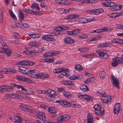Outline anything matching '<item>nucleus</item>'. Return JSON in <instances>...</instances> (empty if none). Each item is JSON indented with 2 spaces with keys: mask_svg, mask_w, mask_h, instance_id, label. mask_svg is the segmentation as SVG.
Segmentation results:
<instances>
[{
  "mask_svg": "<svg viewBox=\"0 0 123 123\" xmlns=\"http://www.w3.org/2000/svg\"><path fill=\"white\" fill-rule=\"evenodd\" d=\"M10 86L7 87L4 85L0 86V92H3L5 91H10L13 89V88L15 87V83H12L10 84Z\"/></svg>",
  "mask_w": 123,
  "mask_h": 123,
  "instance_id": "1",
  "label": "nucleus"
},
{
  "mask_svg": "<svg viewBox=\"0 0 123 123\" xmlns=\"http://www.w3.org/2000/svg\"><path fill=\"white\" fill-rule=\"evenodd\" d=\"M19 106L21 109L24 111H26L31 113H33L35 111L34 109L31 107H29L24 104H19Z\"/></svg>",
  "mask_w": 123,
  "mask_h": 123,
  "instance_id": "2",
  "label": "nucleus"
},
{
  "mask_svg": "<svg viewBox=\"0 0 123 123\" xmlns=\"http://www.w3.org/2000/svg\"><path fill=\"white\" fill-rule=\"evenodd\" d=\"M35 64V62H31L26 60H23L18 62L17 64L19 65L32 66Z\"/></svg>",
  "mask_w": 123,
  "mask_h": 123,
  "instance_id": "3",
  "label": "nucleus"
},
{
  "mask_svg": "<svg viewBox=\"0 0 123 123\" xmlns=\"http://www.w3.org/2000/svg\"><path fill=\"white\" fill-rule=\"evenodd\" d=\"M96 52L98 54L100 58L103 59L106 58L108 56V54L103 50H98Z\"/></svg>",
  "mask_w": 123,
  "mask_h": 123,
  "instance_id": "4",
  "label": "nucleus"
},
{
  "mask_svg": "<svg viewBox=\"0 0 123 123\" xmlns=\"http://www.w3.org/2000/svg\"><path fill=\"white\" fill-rule=\"evenodd\" d=\"M1 72V74H11L16 73V71L13 68H8L3 69Z\"/></svg>",
  "mask_w": 123,
  "mask_h": 123,
  "instance_id": "5",
  "label": "nucleus"
},
{
  "mask_svg": "<svg viewBox=\"0 0 123 123\" xmlns=\"http://www.w3.org/2000/svg\"><path fill=\"white\" fill-rule=\"evenodd\" d=\"M111 82L113 84V86L116 87L118 89L119 88L118 86L119 85V82L118 79L115 78L113 75H112L111 76Z\"/></svg>",
  "mask_w": 123,
  "mask_h": 123,
  "instance_id": "6",
  "label": "nucleus"
},
{
  "mask_svg": "<svg viewBox=\"0 0 123 123\" xmlns=\"http://www.w3.org/2000/svg\"><path fill=\"white\" fill-rule=\"evenodd\" d=\"M59 53V52L58 51H55L54 52L51 51L45 53L43 56L44 57H49L51 56H54L57 55Z\"/></svg>",
  "mask_w": 123,
  "mask_h": 123,
  "instance_id": "7",
  "label": "nucleus"
},
{
  "mask_svg": "<svg viewBox=\"0 0 123 123\" xmlns=\"http://www.w3.org/2000/svg\"><path fill=\"white\" fill-rule=\"evenodd\" d=\"M42 38L43 39L48 41H53L54 39V36L51 35H45L42 37Z\"/></svg>",
  "mask_w": 123,
  "mask_h": 123,
  "instance_id": "8",
  "label": "nucleus"
},
{
  "mask_svg": "<svg viewBox=\"0 0 123 123\" xmlns=\"http://www.w3.org/2000/svg\"><path fill=\"white\" fill-rule=\"evenodd\" d=\"M37 116L38 118L42 120H43L46 119L45 114L43 112H38L37 113Z\"/></svg>",
  "mask_w": 123,
  "mask_h": 123,
  "instance_id": "9",
  "label": "nucleus"
},
{
  "mask_svg": "<svg viewBox=\"0 0 123 123\" xmlns=\"http://www.w3.org/2000/svg\"><path fill=\"white\" fill-rule=\"evenodd\" d=\"M112 61L111 62L112 66L116 67L118 64V63H121V60H120L119 58H113L112 59Z\"/></svg>",
  "mask_w": 123,
  "mask_h": 123,
  "instance_id": "10",
  "label": "nucleus"
},
{
  "mask_svg": "<svg viewBox=\"0 0 123 123\" xmlns=\"http://www.w3.org/2000/svg\"><path fill=\"white\" fill-rule=\"evenodd\" d=\"M120 105V103H117L114 106L113 112L116 114H118L119 111Z\"/></svg>",
  "mask_w": 123,
  "mask_h": 123,
  "instance_id": "11",
  "label": "nucleus"
},
{
  "mask_svg": "<svg viewBox=\"0 0 123 123\" xmlns=\"http://www.w3.org/2000/svg\"><path fill=\"white\" fill-rule=\"evenodd\" d=\"M28 68H24L23 67H18V69L19 71L23 74L27 75Z\"/></svg>",
  "mask_w": 123,
  "mask_h": 123,
  "instance_id": "12",
  "label": "nucleus"
},
{
  "mask_svg": "<svg viewBox=\"0 0 123 123\" xmlns=\"http://www.w3.org/2000/svg\"><path fill=\"white\" fill-rule=\"evenodd\" d=\"M3 49V52L4 54H6L8 56L10 55L11 53L12 52V50H11L9 47L8 48H2Z\"/></svg>",
  "mask_w": 123,
  "mask_h": 123,
  "instance_id": "13",
  "label": "nucleus"
},
{
  "mask_svg": "<svg viewBox=\"0 0 123 123\" xmlns=\"http://www.w3.org/2000/svg\"><path fill=\"white\" fill-rule=\"evenodd\" d=\"M62 71H61L62 72V74L58 76V77L60 78L62 77V75H64L68 76V75L67 74L68 73V69H64V68H62Z\"/></svg>",
  "mask_w": 123,
  "mask_h": 123,
  "instance_id": "14",
  "label": "nucleus"
},
{
  "mask_svg": "<svg viewBox=\"0 0 123 123\" xmlns=\"http://www.w3.org/2000/svg\"><path fill=\"white\" fill-rule=\"evenodd\" d=\"M64 42L66 43L72 44L74 43V40L69 37H66L64 39Z\"/></svg>",
  "mask_w": 123,
  "mask_h": 123,
  "instance_id": "15",
  "label": "nucleus"
},
{
  "mask_svg": "<svg viewBox=\"0 0 123 123\" xmlns=\"http://www.w3.org/2000/svg\"><path fill=\"white\" fill-rule=\"evenodd\" d=\"M79 15L78 14H71L69 15L68 16L65 17V18L66 19H73L76 18H78Z\"/></svg>",
  "mask_w": 123,
  "mask_h": 123,
  "instance_id": "16",
  "label": "nucleus"
},
{
  "mask_svg": "<svg viewBox=\"0 0 123 123\" xmlns=\"http://www.w3.org/2000/svg\"><path fill=\"white\" fill-rule=\"evenodd\" d=\"M56 103H58L59 105H62L63 106H67L68 102L63 100H57L55 101Z\"/></svg>",
  "mask_w": 123,
  "mask_h": 123,
  "instance_id": "17",
  "label": "nucleus"
},
{
  "mask_svg": "<svg viewBox=\"0 0 123 123\" xmlns=\"http://www.w3.org/2000/svg\"><path fill=\"white\" fill-rule=\"evenodd\" d=\"M22 120V119L20 117L15 116H14V120L13 121L14 122V123H22L21 122Z\"/></svg>",
  "mask_w": 123,
  "mask_h": 123,
  "instance_id": "18",
  "label": "nucleus"
},
{
  "mask_svg": "<svg viewBox=\"0 0 123 123\" xmlns=\"http://www.w3.org/2000/svg\"><path fill=\"white\" fill-rule=\"evenodd\" d=\"M93 118L92 116L88 113L87 115V122L88 123H93Z\"/></svg>",
  "mask_w": 123,
  "mask_h": 123,
  "instance_id": "19",
  "label": "nucleus"
},
{
  "mask_svg": "<svg viewBox=\"0 0 123 123\" xmlns=\"http://www.w3.org/2000/svg\"><path fill=\"white\" fill-rule=\"evenodd\" d=\"M15 87H17L18 89L21 88L22 91L25 92L26 93L28 92V91H29V90H27L23 86H22L20 85H17L16 84H15Z\"/></svg>",
  "mask_w": 123,
  "mask_h": 123,
  "instance_id": "20",
  "label": "nucleus"
},
{
  "mask_svg": "<svg viewBox=\"0 0 123 123\" xmlns=\"http://www.w3.org/2000/svg\"><path fill=\"white\" fill-rule=\"evenodd\" d=\"M94 14L95 15H98L100 14V13L103 12L104 11V10L101 8H99L98 9H94Z\"/></svg>",
  "mask_w": 123,
  "mask_h": 123,
  "instance_id": "21",
  "label": "nucleus"
},
{
  "mask_svg": "<svg viewBox=\"0 0 123 123\" xmlns=\"http://www.w3.org/2000/svg\"><path fill=\"white\" fill-rule=\"evenodd\" d=\"M61 83L66 85H73V83L71 81H63L61 82Z\"/></svg>",
  "mask_w": 123,
  "mask_h": 123,
  "instance_id": "22",
  "label": "nucleus"
},
{
  "mask_svg": "<svg viewBox=\"0 0 123 123\" xmlns=\"http://www.w3.org/2000/svg\"><path fill=\"white\" fill-rule=\"evenodd\" d=\"M38 53V51L34 49L29 51V55L32 56H35V54Z\"/></svg>",
  "mask_w": 123,
  "mask_h": 123,
  "instance_id": "23",
  "label": "nucleus"
},
{
  "mask_svg": "<svg viewBox=\"0 0 123 123\" xmlns=\"http://www.w3.org/2000/svg\"><path fill=\"white\" fill-rule=\"evenodd\" d=\"M80 89L82 91L86 92L87 91L88 89L87 86L85 85L82 84L80 87Z\"/></svg>",
  "mask_w": 123,
  "mask_h": 123,
  "instance_id": "24",
  "label": "nucleus"
},
{
  "mask_svg": "<svg viewBox=\"0 0 123 123\" xmlns=\"http://www.w3.org/2000/svg\"><path fill=\"white\" fill-rule=\"evenodd\" d=\"M22 81L25 82L27 83H30L32 82V80H30V79L24 77Z\"/></svg>",
  "mask_w": 123,
  "mask_h": 123,
  "instance_id": "25",
  "label": "nucleus"
},
{
  "mask_svg": "<svg viewBox=\"0 0 123 123\" xmlns=\"http://www.w3.org/2000/svg\"><path fill=\"white\" fill-rule=\"evenodd\" d=\"M55 108L53 107L48 108V111L51 113L56 114L57 112L55 110Z\"/></svg>",
  "mask_w": 123,
  "mask_h": 123,
  "instance_id": "26",
  "label": "nucleus"
},
{
  "mask_svg": "<svg viewBox=\"0 0 123 123\" xmlns=\"http://www.w3.org/2000/svg\"><path fill=\"white\" fill-rule=\"evenodd\" d=\"M74 68L77 71H80L82 69L83 67L80 65L77 64L75 65Z\"/></svg>",
  "mask_w": 123,
  "mask_h": 123,
  "instance_id": "27",
  "label": "nucleus"
},
{
  "mask_svg": "<svg viewBox=\"0 0 123 123\" xmlns=\"http://www.w3.org/2000/svg\"><path fill=\"white\" fill-rule=\"evenodd\" d=\"M83 99L88 100H91L93 98V97L89 95L84 94L83 97Z\"/></svg>",
  "mask_w": 123,
  "mask_h": 123,
  "instance_id": "28",
  "label": "nucleus"
},
{
  "mask_svg": "<svg viewBox=\"0 0 123 123\" xmlns=\"http://www.w3.org/2000/svg\"><path fill=\"white\" fill-rule=\"evenodd\" d=\"M77 37L79 38L85 39L88 37V35L85 34H81L80 35H76Z\"/></svg>",
  "mask_w": 123,
  "mask_h": 123,
  "instance_id": "29",
  "label": "nucleus"
},
{
  "mask_svg": "<svg viewBox=\"0 0 123 123\" xmlns=\"http://www.w3.org/2000/svg\"><path fill=\"white\" fill-rule=\"evenodd\" d=\"M105 100H104V102L106 103L109 102L111 100V97L109 96L105 97Z\"/></svg>",
  "mask_w": 123,
  "mask_h": 123,
  "instance_id": "30",
  "label": "nucleus"
},
{
  "mask_svg": "<svg viewBox=\"0 0 123 123\" xmlns=\"http://www.w3.org/2000/svg\"><path fill=\"white\" fill-rule=\"evenodd\" d=\"M18 14L19 18H24V14L22 12V10H18Z\"/></svg>",
  "mask_w": 123,
  "mask_h": 123,
  "instance_id": "31",
  "label": "nucleus"
},
{
  "mask_svg": "<svg viewBox=\"0 0 123 123\" xmlns=\"http://www.w3.org/2000/svg\"><path fill=\"white\" fill-rule=\"evenodd\" d=\"M9 14L13 19L16 20L17 18L16 17L13 12L12 10H9Z\"/></svg>",
  "mask_w": 123,
  "mask_h": 123,
  "instance_id": "32",
  "label": "nucleus"
},
{
  "mask_svg": "<svg viewBox=\"0 0 123 123\" xmlns=\"http://www.w3.org/2000/svg\"><path fill=\"white\" fill-rule=\"evenodd\" d=\"M79 49L80 52L86 53L88 51L89 49L87 48H83Z\"/></svg>",
  "mask_w": 123,
  "mask_h": 123,
  "instance_id": "33",
  "label": "nucleus"
},
{
  "mask_svg": "<svg viewBox=\"0 0 123 123\" xmlns=\"http://www.w3.org/2000/svg\"><path fill=\"white\" fill-rule=\"evenodd\" d=\"M39 73L36 74H32L30 76V77L31 78L38 79L39 78Z\"/></svg>",
  "mask_w": 123,
  "mask_h": 123,
  "instance_id": "34",
  "label": "nucleus"
},
{
  "mask_svg": "<svg viewBox=\"0 0 123 123\" xmlns=\"http://www.w3.org/2000/svg\"><path fill=\"white\" fill-rule=\"evenodd\" d=\"M100 77L101 79H103L105 77V74L104 71H101L99 72Z\"/></svg>",
  "mask_w": 123,
  "mask_h": 123,
  "instance_id": "35",
  "label": "nucleus"
},
{
  "mask_svg": "<svg viewBox=\"0 0 123 123\" xmlns=\"http://www.w3.org/2000/svg\"><path fill=\"white\" fill-rule=\"evenodd\" d=\"M36 71V70L35 69L30 70L28 68L27 75L30 76L31 75L30 74H31L33 73H35Z\"/></svg>",
  "mask_w": 123,
  "mask_h": 123,
  "instance_id": "36",
  "label": "nucleus"
},
{
  "mask_svg": "<svg viewBox=\"0 0 123 123\" xmlns=\"http://www.w3.org/2000/svg\"><path fill=\"white\" fill-rule=\"evenodd\" d=\"M62 68H60L56 69H54L53 71V72L55 73H59L61 72L62 71Z\"/></svg>",
  "mask_w": 123,
  "mask_h": 123,
  "instance_id": "37",
  "label": "nucleus"
},
{
  "mask_svg": "<svg viewBox=\"0 0 123 123\" xmlns=\"http://www.w3.org/2000/svg\"><path fill=\"white\" fill-rule=\"evenodd\" d=\"M108 44L106 43H104L100 44L97 46L98 48L105 47L108 46Z\"/></svg>",
  "mask_w": 123,
  "mask_h": 123,
  "instance_id": "38",
  "label": "nucleus"
},
{
  "mask_svg": "<svg viewBox=\"0 0 123 123\" xmlns=\"http://www.w3.org/2000/svg\"><path fill=\"white\" fill-rule=\"evenodd\" d=\"M75 102L74 101H71L69 102H68L67 106L68 107H74L75 104Z\"/></svg>",
  "mask_w": 123,
  "mask_h": 123,
  "instance_id": "39",
  "label": "nucleus"
},
{
  "mask_svg": "<svg viewBox=\"0 0 123 123\" xmlns=\"http://www.w3.org/2000/svg\"><path fill=\"white\" fill-rule=\"evenodd\" d=\"M63 120L67 121L69 120L70 117V116L69 115H65L62 116Z\"/></svg>",
  "mask_w": 123,
  "mask_h": 123,
  "instance_id": "40",
  "label": "nucleus"
},
{
  "mask_svg": "<svg viewBox=\"0 0 123 123\" xmlns=\"http://www.w3.org/2000/svg\"><path fill=\"white\" fill-rule=\"evenodd\" d=\"M98 110L101 112V115H102L105 112L104 109L103 107L100 105L99 106Z\"/></svg>",
  "mask_w": 123,
  "mask_h": 123,
  "instance_id": "41",
  "label": "nucleus"
},
{
  "mask_svg": "<svg viewBox=\"0 0 123 123\" xmlns=\"http://www.w3.org/2000/svg\"><path fill=\"white\" fill-rule=\"evenodd\" d=\"M39 78L41 79H45L46 78L47 76V75L46 74H44L43 73H39Z\"/></svg>",
  "mask_w": 123,
  "mask_h": 123,
  "instance_id": "42",
  "label": "nucleus"
},
{
  "mask_svg": "<svg viewBox=\"0 0 123 123\" xmlns=\"http://www.w3.org/2000/svg\"><path fill=\"white\" fill-rule=\"evenodd\" d=\"M54 60V59H52L51 58H47L44 60V61L45 62L49 63L53 62Z\"/></svg>",
  "mask_w": 123,
  "mask_h": 123,
  "instance_id": "43",
  "label": "nucleus"
},
{
  "mask_svg": "<svg viewBox=\"0 0 123 123\" xmlns=\"http://www.w3.org/2000/svg\"><path fill=\"white\" fill-rule=\"evenodd\" d=\"M6 96L11 98H14L16 97V95L14 94H7L6 95Z\"/></svg>",
  "mask_w": 123,
  "mask_h": 123,
  "instance_id": "44",
  "label": "nucleus"
},
{
  "mask_svg": "<svg viewBox=\"0 0 123 123\" xmlns=\"http://www.w3.org/2000/svg\"><path fill=\"white\" fill-rule=\"evenodd\" d=\"M23 11L26 13L31 14L32 10H30L28 9H23Z\"/></svg>",
  "mask_w": 123,
  "mask_h": 123,
  "instance_id": "45",
  "label": "nucleus"
},
{
  "mask_svg": "<svg viewBox=\"0 0 123 123\" xmlns=\"http://www.w3.org/2000/svg\"><path fill=\"white\" fill-rule=\"evenodd\" d=\"M37 43L35 41H31L29 42V44L33 47H35L37 46Z\"/></svg>",
  "mask_w": 123,
  "mask_h": 123,
  "instance_id": "46",
  "label": "nucleus"
},
{
  "mask_svg": "<svg viewBox=\"0 0 123 123\" xmlns=\"http://www.w3.org/2000/svg\"><path fill=\"white\" fill-rule=\"evenodd\" d=\"M79 22L83 23H86V18H80L79 19Z\"/></svg>",
  "mask_w": 123,
  "mask_h": 123,
  "instance_id": "47",
  "label": "nucleus"
},
{
  "mask_svg": "<svg viewBox=\"0 0 123 123\" xmlns=\"http://www.w3.org/2000/svg\"><path fill=\"white\" fill-rule=\"evenodd\" d=\"M72 31L73 32V35L78 34L80 32V30L79 29H75Z\"/></svg>",
  "mask_w": 123,
  "mask_h": 123,
  "instance_id": "48",
  "label": "nucleus"
},
{
  "mask_svg": "<svg viewBox=\"0 0 123 123\" xmlns=\"http://www.w3.org/2000/svg\"><path fill=\"white\" fill-rule=\"evenodd\" d=\"M77 74L73 75L70 77H69L68 79L72 80H75L77 79Z\"/></svg>",
  "mask_w": 123,
  "mask_h": 123,
  "instance_id": "49",
  "label": "nucleus"
},
{
  "mask_svg": "<svg viewBox=\"0 0 123 123\" xmlns=\"http://www.w3.org/2000/svg\"><path fill=\"white\" fill-rule=\"evenodd\" d=\"M119 39H114L111 40V42L113 43L118 44L119 43Z\"/></svg>",
  "mask_w": 123,
  "mask_h": 123,
  "instance_id": "50",
  "label": "nucleus"
},
{
  "mask_svg": "<svg viewBox=\"0 0 123 123\" xmlns=\"http://www.w3.org/2000/svg\"><path fill=\"white\" fill-rule=\"evenodd\" d=\"M38 6V5L36 3H34L32 4L31 6V8L33 9H34L37 8Z\"/></svg>",
  "mask_w": 123,
  "mask_h": 123,
  "instance_id": "51",
  "label": "nucleus"
},
{
  "mask_svg": "<svg viewBox=\"0 0 123 123\" xmlns=\"http://www.w3.org/2000/svg\"><path fill=\"white\" fill-rule=\"evenodd\" d=\"M50 97L49 100L50 101H54L55 100L56 98L55 97L53 96H50Z\"/></svg>",
  "mask_w": 123,
  "mask_h": 123,
  "instance_id": "52",
  "label": "nucleus"
},
{
  "mask_svg": "<svg viewBox=\"0 0 123 123\" xmlns=\"http://www.w3.org/2000/svg\"><path fill=\"white\" fill-rule=\"evenodd\" d=\"M41 7L44 8L46 9L47 8L46 4L43 2H41L40 4Z\"/></svg>",
  "mask_w": 123,
  "mask_h": 123,
  "instance_id": "53",
  "label": "nucleus"
},
{
  "mask_svg": "<svg viewBox=\"0 0 123 123\" xmlns=\"http://www.w3.org/2000/svg\"><path fill=\"white\" fill-rule=\"evenodd\" d=\"M40 12L37 11H34L33 10H32L31 14L33 15H40Z\"/></svg>",
  "mask_w": 123,
  "mask_h": 123,
  "instance_id": "54",
  "label": "nucleus"
},
{
  "mask_svg": "<svg viewBox=\"0 0 123 123\" xmlns=\"http://www.w3.org/2000/svg\"><path fill=\"white\" fill-rule=\"evenodd\" d=\"M63 94L67 98H70V96L69 93L67 92H66L63 93Z\"/></svg>",
  "mask_w": 123,
  "mask_h": 123,
  "instance_id": "55",
  "label": "nucleus"
},
{
  "mask_svg": "<svg viewBox=\"0 0 123 123\" xmlns=\"http://www.w3.org/2000/svg\"><path fill=\"white\" fill-rule=\"evenodd\" d=\"M63 3H62V4L63 5H67L69 4V2L66 0H63Z\"/></svg>",
  "mask_w": 123,
  "mask_h": 123,
  "instance_id": "56",
  "label": "nucleus"
},
{
  "mask_svg": "<svg viewBox=\"0 0 123 123\" xmlns=\"http://www.w3.org/2000/svg\"><path fill=\"white\" fill-rule=\"evenodd\" d=\"M101 30L100 29H97L96 30H93L92 31V32H91L92 33H100L101 32Z\"/></svg>",
  "mask_w": 123,
  "mask_h": 123,
  "instance_id": "57",
  "label": "nucleus"
},
{
  "mask_svg": "<svg viewBox=\"0 0 123 123\" xmlns=\"http://www.w3.org/2000/svg\"><path fill=\"white\" fill-rule=\"evenodd\" d=\"M115 4H116L113 2H109V7H112L113 8Z\"/></svg>",
  "mask_w": 123,
  "mask_h": 123,
  "instance_id": "58",
  "label": "nucleus"
},
{
  "mask_svg": "<svg viewBox=\"0 0 123 123\" xmlns=\"http://www.w3.org/2000/svg\"><path fill=\"white\" fill-rule=\"evenodd\" d=\"M61 28L62 30H66L68 29L69 27L67 26H61Z\"/></svg>",
  "mask_w": 123,
  "mask_h": 123,
  "instance_id": "59",
  "label": "nucleus"
},
{
  "mask_svg": "<svg viewBox=\"0 0 123 123\" xmlns=\"http://www.w3.org/2000/svg\"><path fill=\"white\" fill-rule=\"evenodd\" d=\"M24 77L21 75H18L16 76V79L18 80L22 81Z\"/></svg>",
  "mask_w": 123,
  "mask_h": 123,
  "instance_id": "60",
  "label": "nucleus"
},
{
  "mask_svg": "<svg viewBox=\"0 0 123 123\" xmlns=\"http://www.w3.org/2000/svg\"><path fill=\"white\" fill-rule=\"evenodd\" d=\"M115 13L116 14L115 15L116 17H118L123 14V13L122 12L117 13Z\"/></svg>",
  "mask_w": 123,
  "mask_h": 123,
  "instance_id": "61",
  "label": "nucleus"
},
{
  "mask_svg": "<svg viewBox=\"0 0 123 123\" xmlns=\"http://www.w3.org/2000/svg\"><path fill=\"white\" fill-rule=\"evenodd\" d=\"M100 105L98 104H96L94 106L93 108L96 111L98 110L99 108V106Z\"/></svg>",
  "mask_w": 123,
  "mask_h": 123,
  "instance_id": "62",
  "label": "nucleus"
},
{
  "mask_svg": "<svg viewBox=\"0 0 123 123\" xmlns=\"http://www.w3.org/2000/svg\"><path fill=\"white\" fill-rule=\"evenodd\" d=\"M102 4L103 5L105 6L109 7V2H106L102 3Z\"/></svg>",
  "mask_w": 123,
  "mask_h": 123,
  "instance_id": "63",
  "label": "nucleus"
},
{
  "mask_svg": "<svg viewBox=\"0 0 123 123\" xmlns=\"http://www.w3.org/2000/svg\"><path fill=\"white\" fill-rule=\"evenodd\" d=\"M117 26L118 29H120L123 31V25H119L117 24Z\"/></svg>",
  "mask_w": 123,
  "mask_h": 123,
  "instance_id": "64",
  "label": "nucleus"
}]
</instances>
